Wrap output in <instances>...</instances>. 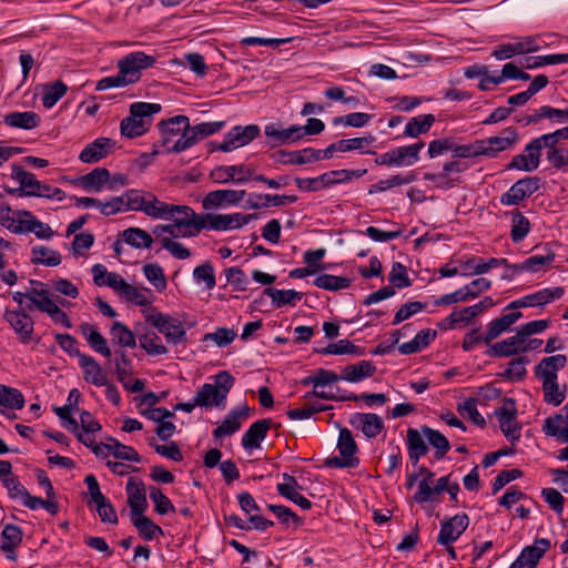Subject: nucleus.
I'll return each mask as SVG.
<instances>
[{
  "label": "nucleus",
  "instance_id": "1",
  "mask_svg": "<svg viewBox=\"0 0 568 568\" xmlns=\"http://www.w3.org/2000/svg\"><path fill=\"white\" fill-rule=\"evenodd\" d=\"M155 219L168 220L170 224H158L152 233H169L170 235H181L182 237H193L202 232L203 214H197L189 205L170 204L160 201Z\"/></svg>",
  "mask_w": 568,
  "mask_h": 568
},
{
  "label": "nucleus",
  "instance_id": "2",
  "mask_svg": "<svg viewBox=\"0 0 568 568\" xmlns=\"http://www.w3.org/2000/svg\"><path fill=\"white\" fill-rule=\"evenodd\" d=\"M559 143L554 132L541 134L531 139L524 148L523 153L517 154L507 164V170H518L523 172H532L540 165L542 149H557Z\"/></svg>",
  "mask_w": 568,
  "mask_h": 568
},
{
  "label": "nucleus",
  "instance_id": "3",
  "mask_svg": "<svg viewBox=\"0 0 568 568\" xmlns=\"http://www.w3.org/2000/svg\"><path fill=\"white\" fill-rule=\"evenodd\" d=\"M161 111L158 103L134 102L130 115L122 119L120 131L123 136L136 138L144 134L151 124V115Z\"/></svg>",
  "mask_w": 568,
  "mask_h": 568
},
{
  "label": "nucleus",
  "instance_id": "4",
  "mask_svg": "<svg viewBox=\"0 0 568 568\" xmlns=\"http://www.w3.org/2000/svg\"><path fill=\"white\" fill-rule=\"evenodd\" d=\"M234 382V377L227 371L219 372L214 377V384L205 383L200 387L195 394V404L206 408L223 405Z\"/></svg>",
  "mask_w": 568,
  "mask_h": 568
},
{
  "label": "nucleus",
  "instance_id": "5",
  "mask_svg": "<svg viewBox=\"0 0 568 568\" xmlns=\"http://www.w3.org/2000/svg\"><path fill=\"white\" fill-rule=\"evenodd\" d=\"M145 322L163 334L168 344L179 345L187 342L186 327L182 321L172 317L168 313L151 308L144 316Z\"/></svg>",
  "mask_w": 568,
  "mask_h": 568
},
{
  "label": "nucleus",
  "instance_id": "6",
  "mask_svg": "<svg viewBox=\"0 0 568 568\" xmlns=\"http://www.w3.org/2000/svg\"><path fill=\"white\" fill-rule=\"evenodd\" d=\"M339 457L334 456L326 459L325 465L331 468H354L359 465V458L356 456L357 444L348 428H341L337 445Z\"/></svg>",
  "mask_w": 568,
  "mask_h": 568
},
{
  "label": "nucleus",
  "instance_id": "7",
  "mask_svg": "<svg viewBox=\"0 0 568 568\" xmlns=\"http://www.w3.org/2000/svg\"><path fill=\"white\" fill-rule=\"evenodd\" d=\"M425 143L419 141L409 145L394 148L382 153L375 159V163L381 166L403 168L414 165L419 161V152Z\"/></svg>",
  "mask_w": 568,
  "mask_h": 568
},
{
  "label": "nucleus",
  "instance_id": "8",
  "mask_svg": "<svg viewBox=\"0 0 568 568\" xmlns=\"http://www.w3.org/2000/svg\"><path fill=\"white\" fill-rule=\"evenodd\" d=\"M257 214L235 213H203V230L209 231H232L243 227L251 221L256 220Z\"/></svg>",
  "mask_w": 568,
  "mask_h": 568
},
{
  "label": "nucleus",
  "instance_id": "9",
  "mask_svg": "<svg viewBox=\"0 0 568 568\" xmlns=\"http://www.w3.org/2000/svg\"><path fill=\"white\" fill-rule=\"evenodd\" d=\"M156 59L143 51L131 52L118 61V69L122 71L128 81L133 84L141 79L142 71L153 67Z\"/></svg>",
  "mask_w": 568,
  "mask_h": 568
},
{
  "label": "nucleus",
  "instance_id": "10",
  "mask_svg": "<svg viewBox=\"0 0 568 568\" xmlns=\"http://www.w3.org/2000/svg\"><path fill=\"white\" fill-rule=\"evenodd\" d=\"M498 419L500 430L505 437L515 445L520 438V426L517 422V407L516 402L510 398H504V404L500 408L495 410Z\"/></svg>",
  "mask_w": 568,
  "mask_h": 568
},
{
  "label": "nucleus",
  "instance_id": "11",
  "mask_svg": "<svg viewBox=\"0 0 568 568\" xmlns=\"http://www.w3.org/2000/svg\"><path fill=\"white\" fill-rule=\"evenodd\" d=\"M225 125L224 121H214V122H202L196 125H191L189 123V131H186L182 139H178L176 143L173 146L175 152H183L201 140L219 132Z\"/></svg>",
  "mask_w": 568,
  "mask_h": 568
},
{
  "label": "nucleus",
  "instance_id": "12",
  "mask_svg": "<svg viewBox=\"0 0 568 568\" xmlns=\"http://www.w3.org/2000/svg\"><path fill=\"white\" fill-rule=\"evenodd\" d=\"M481 156L496 158L498 153L513 149L519 142V134L514 126L505 128L500 135L478 140Z\"/></svg>",
  "mask_w": 568,
  "mask_h": 568
},
{
  "label": "nucleus",
  "instance_id": "13",
  "mask_svg": "<svg viewBox=\"0 0 568 568\" xmlns=\"http://www.w3.org/2000/svg\"><path fill=\"white\" fill-rule=\"evenodd\" d=\"M158 126L161 133L162 146L168 153H176L173 146L176 140L182 139L184 133L189 131V118L186 115H175L161 121Z\"/></svg>",
  "mask_w": 568,
  "mask_h": 568
},
{
  "label": "nucleus",
  "instance_id": "14",
  "mask_svg": "<svg viewBox=\"0 0 568 568\" xmlns=\"http://www.w3.org/2000/svg\"><path fill=\"white\" fill-rule=\"evenodd\" d=\"M469 526V517L466 513H459L440 523V529L437 536V544L449 546L458 540Z\"/></svg>",
  "mask_w": 568,
  "mask_h": 568
},
{
  "label": "nucleus",
  "instance_id": "15",
  "mask_svg": "<svg viewBox=\"0 0 568 568\" xmlns=\"http://www.w3.org/2000/svg\"><path fill=\"white\" fill-rule=\"evenodd\" d=\"M258 134L260 128L256 124H250L246 126L236 125L224 135V139L219 144L217 150L230 152L242 148L256 139Z\"/></svg>",
  "mask_w": 568,
  "mask_h": 568
},
{
  "label": "nucleus",
  "instance_id": "16",
  "mask_svg": "<svg viewBox=\"0 0 568 568\" xmlns=\"http://www.w3.org/2000/svg\"><path fill=\"white\" fill-rule=\"evenodd\" d=\"M540 180L537 176H525L514 183L510 189L501 194L503 205H518L539 190Z\"/></svg>",
  "mask_w": 568,
  "mask_h": 568
},
{
  "label": "nucleus",
  "instance_id": "17",
  "mask_svg": "<svg viewBox=\"0 0 568 568\" xmlns=\"http://www.w3.org/2000/svg\"><path fill=\"white\" fill-rule=\"evenodd\" d=\"M126 210L143 212L146 216L155 219L160 201L153 193L136 189L125 191Z\"/></svg>",
  "mask_w": 568,
  "mask_h": 568
},
{
  "label": "nucleus",
  "instance_id": "18",
  "mask_svg": "<svg viewBox=\"0 0 568 568\" xmlns=\"http://www.w3.org/2000/svg\"><path fill=\"white\" fill-rule=\"evenodd\" d=\"M245 190H214L209 192L202 200V207L205 211L222 207L236 206L245 197Z\"/></svg>",
  "mask_w": 568,
  "mask_h": 568
},
{
  "label": "nucleus",
  "instance_id": "19",
  "mask_svg": "<svg viewBox=\"0 0 568 568\" xmlns=\"http://www.w3.org/2000/svg\"><path fill=\"white\" fill-rule=\"evenodd\" d=\"M300 125L293 124L284 128L281 123H268L264 126V134L272 148L297 143L301 140Z\"/></svg>",
  "mask_w": 568,
  "mask_h": 568
},
{
  "label": "nucleus",
  "instance_id": "20",
  "mask_svg": "<svg viewBox=\"0 0 568 568\" xmlns=\"http://www.w3.org/2000/svg\"><path fill=\"white\" fill-rule=\"evenodd\" d=\"M3 318L16 332L22 343L31 341L34 322L23 310L6 308Z\"/></svg>",
  "mask_w": 568,
  "mask_h": 568
},
{
  "label": "nucleus",
  "instance_id": "21",
  "mask_svg": "<svg viewBox=\"0 0 568 568\" xmlns=\"http://www.w3.org/2000/svg\"><path fill=\"white\" fill-rule=\"evenodd\" d=\"M550 545V540L547 538L536 539L531 546H527L521 550L509 568H535L542 556L549 550Z\"/></svg>",
  "mask_w": 568,
  "mask_h": 568
},
{
  "label": "nucleus",
  "instance_id": "22",
  "mask_svg": "<svg viewBox=\"0 0 568 568\" xmlns=\"http://www.w3.org/2000/svg\"><path fill=\"white\" fill-rule=\"evenodd\" d=\"M348 423L361 430L367 439L376 438L385 427L383 418L374 413H354Z\"/></svg>",
  "mask_w": 568,
  "mask_h": 568
},
{
  "label": "nucleus",
  "instance_id": "23",
  "mask_svg": "<svg viewBox=\"0 0 568 568\" xmlns=\"http://www.w3.org/2000/svg\"><path fill=\"white\" fill-rule=\"evenodd\" d=\"M211 178L215 183L220 184L229 182L243 184L251 180L252 169L244 164L220 165L212 170Z\"/></svg>",
  "mask_w": 568,
  "mask_h": 568
},
{
  "label": "nucleus",
  "instance_id": "24",
  "mask_svg": "<svg viewBox=\"0 0 568 568\" xmlns=\"http://www.w3.org/2000/svg\"><path fill=\"white\" fill-rule=\"evenodd\" d=\"M562 287L542 288L532 294L525 295L507 305V310H517L521 307L541 306L564 295Z\"/></svg>",
  "mask_w": 568,
  "mask_h": 568
},
{
  "label": "nucleus",
  "instance_id": "25",
  "mask_svg": "<svg viewBox=\"0 0 568 568\" xmlns=\"http://www.w3.org/2000/svg\"><path fill=\"white\" fill-rule=\"evenodd\" d=\"M272 158L276 163L283 165H303L320 161L321 150L314 148H305L297 151L278 150Z\"/></svg>",
  "mask_w": 568,
  "mask_h": 568
},
{
  "label": "nucleus",
  "instance_id": "26",
  "mask_svg": "<svg viewBox=\"0 0 568 568\" xmlns=\"http://www.w3.org/2000/svg\"><path fill=\"white\" fill-rule=\"evenodd\" d=\"M115 373L118 381L131 393H140L144 389V382L140 378H131V361L124 351L116 352Z\"/></svg>",
  "mask_w": 568,
  "mask_h": 568
},
{
  "label": "nucleus",
  "instance_id": "27",
  "mask_svg": "<svg viewBox=\"0 0 568 568\" xmlns=\"http://www.w3.org/2000/svg\"><path fill=\"white\" fill-rule=\"evenodd\" d=\"M237 500L241 509L248 515V521L252 524L254 529L265 531L274 525L272 520L260 515L261 508L250 493L243 491L239 494Z\"/></svg>",
  "mask_w": 568,
  "mask_h": 568
},
{
  "label": "nucleus",
  "instance_id": "28",
  "mask_svg": "<svg viewBox=\"0 0 568 568\" xmlns=\"http://www.w3.org/2000/svg\"><path fill=\"white\" fill-rule=\"evenodd\" d=\"M115 148V141L110 138H98L85 145L79 154V160L83 163H97L106 158Z\"/></svg>",
  "mask_w": 568,
  "mask_h": 568
},
{
  "label": "nucleus",
  "instance_id": "29",
  "mask_svg": "<svg viewBox=\"0 0 568 568\" xmlns=\"http://www.w3.org/2000/svg\"><path fill=\"white\" fill-rule=\"evenodd\" d=\"M11 178L20 185L17 190H10L9 193H18L20 196H34L32 192H37L40 187V181L36 175L21 165L13 163L11 165Z\"/></svg>",
  "mask_w": 568,
  "mask_h": 568
},
{
  "label": "nucleus",
  "instance_id": "30",
  "mask_svg": "<svg viewBox=\"0 0 568 568\" xmlns=\"http://www.w3.org/2000/svg\"><path fill=\"white\" fill-rule=\"evenodd\" d=\"M250 408L244 405L241 408L232 409L223 419L220 426L213 430L214 438L231 436L239 432L242 427V420L248 418Z\"/></svg>",
  "mask_w": 568,
  "mask_h": 568
},
{
  "label": "nucleus",
  "instance_id": "31",
  "mask_svg": "<svg viewBox=\"0 0 568 568\" xmlns=\"http://www.w3.org/2000/svg\"><path fill=\"white\" fill-rule=\"evenodd\" d=\"M128 494V505L132 515H141L148 507L144 483L135 477L129 478L125 487Z\"/></svg>",
  "mask_w": 568,
  "mask_h": 568
},
{
  "label": "nucleus",
  "instance_id": "32",
  "mask_svg": "<svg viewBox=\"0 0 568 568\" xmlns=\"http://www.w3.org/2000/svg\"><path fill=\"white\" fill-rule=\"evenodd\" d=\"M274 426L271 418H263L254 422L242 436V446L245 450L260 448L261 443L266 438L267 432Z\"/></svg>",
  "mask_w": 568,
  "mask_h": 568
},
{
  "label": "nucleus",
  "instance_id": "33",
  "mask_svg": "<svg viewBox=\"0 0 568 568\" xmlns=\"http://www.w3.org/2000/svg\"><path fill=\"white\" fill-rule=\"evenodd\" d=\"M566 364L567 357L564 354L544 357L535 366V375L541 382L557 381L558 372L565 368Z\"/></svg>",
  "mask_w": 568,
  "mask_h": 568
},
{
  "label": "nucleus",
  "instance_id": "34",
  "mask_svg": "<svg viewBox=\"0 0 568 568\" xmlns=\"http://www.w3.org/2000/svg\"><path fill=\"white\" fill-rule=\"evenodd\" d=\"M0 549L6 558L16 561L18 556L16 548L22 542V530L12 524H7L1 531Z\"/></svg>",
  "mask_w": 568,
  "mask_h": 568
},
{
  "label": "nucleus",
  "instance_id": "35",
  "mask_svg": "<svg viewBox=\"0 0 568 568\" xmlns=\"http://www.w3.org/2000/svg\"><path fill=\"white\" fill-rule=\"evenodd\" d=\"M79 365L83 372L85 382L91 383L98 387L106 385L108 374L103 371L101 365L91 355H81Z\"/></svg>",
  "mask_w": 568,
  "mask_h": 568
},
{
  "label": "nucleus",
  "instance_id": "36",
  "mask_svg": "<svg viewBox=\"0 0 568 568\" xmlns=\"http://www.w3.org/2000/svg\"><path fill=\"white\" fill-rule=\"evenodd\" d=\"M406 446L409 460L414 466H417L419 459L428 453V446L422 429H407Z\"/></svg>",
  "mask_w": 568,
  "mask_h": 568
},
{
  "label": "nucleus",
  "instance_id": "37",
  "mask_svg": "<svg viewBox=\"0 0 568 568\" xmlns=\"http://www.w3.org/2000/svg\"><path fill=\"white\" fill-rule=\"evenodd\" d=\"M525 342V337L521 335L519 329H517L515 335L491 345L487 351V355L497 357L513 356L517 353H521V348Z\"/></svg>",
  "mask_w": 568,
  "mask_h": 568
},
{
  "label": "nucleus",
  "instance_id": "38",
  "mask_svg": "<svg viewBox=\"0 0 568 568\" xmlns=\"http://www.w3.org/2000/svg\"><path fill=\"white\" fill-rule=\"evenodd\" d=\"M80 332L84 336L89 346L101 354L102 356L109 358L111 356V349L108 345L106 338L98 331V328L89 323H82L80 325Z\"/></svg>",
  "mask_w": 568,
  "mask_h": 568
},
{
  "label": "nucleus",
  "instance_id": "39",
  "mask_svg": "<svg viewBox=\"0 0 568 568\" xmlns=\"http://www.w3.org/2000/svg\"><path fill=\"white\" fill-rule=\"evenodd\" d=\"M376 372V366L371 362L363 359L356 364L345 366L341 373V379L349 383H359L372 377Z\"/></svg>",
  "mask_w": 568,
  "mask_h": 568
},
{
  "label": "nucleus",
  "instance_id": "40",
  "mask_svg": "<svg viewBox=\"0 0 568 568\" xmlns=\"http://www.w3.org/2000/svg\"><path fill=\"white\" fill-rule=\"evenodd\" d=\"M523 314L520 312H511L500 317L493 320L487 327L485 334V343L489 344L503 333L507 332L513 324H515Z\"/></svg>",
  "mask_w": 568,
  "mask_h": 568
},
{
  "label": "nucleus",
  "instance_id": "41",
  "mask_svg": "<svg viewBox=\"0 0 568 568\" xmlns=\"http://www.w3.org/2000/svg\"><path fill=\"white\" fill-rule=\"evenodd\" d=\"M110 181V171L105 168H95L79 178L78 183L87 191L101 192Z\"/></svg>",
  "mask_w": 568,
  "mask_h": 568
},
{
  "label": "nucleus",
  "instance_id": "42",
  "mask_svg": "<svg viewBox=\"0 0 568 568\" xmlns=\"http://www.w3.org/2000/svg\"><path fill=\"white\" fill-rule=\"evenodd\" d=\"M41 122V118L33 111L10 112L4 116V123L11 128L31 130L37 128Z\"/></svg>",
  "mask_w": 568,
  "mask_h": 568
},
{
  "label": "nucleus",
  "instance_id": "43",
  "mask_svg": "<svg viewBox=\"0 0 568 568\" xmlns=\"http://www.w3.org/2000/svg\"><path fill=\"white\" fill-rule=\"evenodd\" d=\"M24 404V396L19 389L0 384V413L2 415L7 409H21Z\"/></svg>",
  "mask_w": 568,
  "mask_h": 568
},
{
  "label": "nucleus",
  "instance_id": "44",
  "mask_svg": "<svg viewBox=\"0 0 568 568\" xmlns=\"http://www.w3.org/2000/svg\"><path fill=\"white\" fill-rule=\"evenodd\" d=\"M367 172L366 169H357V170H333L321 174V182H324L325 187H329L336 184H343L352 181L353 179H359L365 175Z\"/></svg>",
  "mask_w": 568,
  "mask_h": 568
},
{
  "label": "nucleus",
  "instance_id": "45",
  "mask_svg": "<svg viewBox=\"0 0 568 568\" xmlns=\"http://www.w3.org/2000/svg\"><path fill=\"white\" fill-rule=\"evenodd\" d=\"M155 240L160 243L161 248L168 251L173 257L178 260H186L190 257L191 252L182 243L174 241V239L182 237L181 235H170L169 233H153Z\"/></svg>",
  "mask_w": 568,
  "mask_h": 568
},
{
  "label": "nucleus",
  "instance_id": "46",
  "mask_svg": "<svg viewBox=\"0 0 568 568\" xmlns=\"http://www.w3.org/2000/svg\"><path fill=\"white\" fill-rule=\"evenodd\" d=\"M422 433L430 446L435 448L434 457L440 460L450 449V444L445 435L429 426H422Z\"/></svg>",
  "mask_w": 568,
  "mask_h": 568
},
{
  "label": "nucleus",
  "instance_id": "47",
  "mask_svg": "<svg viewBox=\"0 0 568 568\" xmlns=\"http://www.w3.org/2000/svg\"><path fill=\"white\" fill-rule=\"evenodd\" d=\"M555 253L548 246L544 247V253L534 254L526 258L524 262L519 263V270H524V272L537 273L542 271L545 266L550 265L555 261Z\"/></svg>",
  "mask_w": 568,
  "mask_h": 568
},
{
  "label": "nucleus",
  "instance_id": "48",
  "mask_svg": "<svg viewBox=\"0 0 568 568\" xmlns=\"http://www.w3.org/2000/svg\"><path fill=\"white\" fill-rule=\"evenodd\" d=\"M436 119L433 114H419L412 118L405 125L404 136L417 138L430 130Z\"/></svg>",
  "mask_w": 568,
  "mask_h": 568
},
{
  "label": "nucleus",
  "instance_id": "49",
  "mask_svg": "<svg viewBox=\"0 0 568 568\" xmlns=\"http://www.w3.org/2000/svg\"><path fill=\"white\" fill-rule=\"evenodd\" d=\"M0 224L16 234H24L27 216L22 211L14 213L10 207H0Z\"/></svg>",
  "mask_w": 568,
  "mask_h": 568
},
{
  "label": "nucleus",
  "instance_id": "50",
  "mask_svg": "<svg viewBox=\"0 0 568 568\" xmlns=\"http://www.w3.org/2000/svg\"><path fill=\"white\" fill-rule=\"evenodd\" d=\"M415 179H416V176L412 172H408L405 174L398 173V174L389 176L388 179L381 180L377 183L372 184L368 190V193L369 194L382 193V192H385L395 186L407 185V184L414 182Z\"/></svg>",
  "mask_w": 568,
  "mask_h": 568
},
{
  "label": "nucleus",
  "instance_id": "51",
  "mask_svg": "<svg viewBox=\"0 0 568 568\" xmlns=\"http://www.w3.org/2000/svg\"><path fill=\"white\" fill-rule=\"evenodd\" d=\"M122 241L134 248H150L153 243L151 234L140 227H129L121 233Z\"/></svg>",
  "mask_w": 568,
  "mask_h": 568
},
{
  "label": "nucleus",
  "instance_id": "52",
  "mask_svg": "<svg viewBox=\"0 0 568 568\" xmlns=\"http://www.w3.org/2000/svg\"><path fill=\"white\" fill-rule=\"evenodd\" d=\"M264 294L272 300V303L276 307L295 305L296 302L301 301L303 297V294L295 290H278L274 287L265 288Z\"/></svg>",
  "mask_w": 568,
  "mask_h": 568
},
{
  "label": "nucleus",
  "instance_id": "53",
  "mask_svg": "<svg viewBox=\"0 0 568 568\" xmlns=\"http://www.w3.org/2000/svg\"><path fill=\"white\" fill-rule=\"evenodd\" d=\"M31 263L45 266H58L61 264L62 257L58 251L51 250L43 245H37L31 248Z\"/></svg>",
  "mask_w": 568,
  "mask_h": 568
},
{
  "label": "nucleus",
  "instance_id": "54",
  "mask_svg": "<svg viewBox=\"0 0 568 568\" xmlns=\"http://www.w3.org/2000/svg\"><path fill=\"white\" fill-rule=\"evenodd\" d=\"M131 521L145 540H153L156 536L163 535L162 528L143 514L132 515Z\"/></svg>",
  "mask_w": 568,
  "mask_h": 568
},
{
  "label": "nucleus",
  "instance_id": "55",
  "mask_svg": "<svg viewBox=\"0 0 568 568\" xmlns=\"http://www.w3.org/2000/svg\"><path fill=\"white\" fill-rule=\"evenodd\" d=\"M112 342L121 347L133 348L136 345L134 333L123 323L114 322L110 328Z\"/></svg>",
  "mask_w": 568,
  "mask_h": 568
},
{
  "label": "nucleus",
  "instance_id": "56",
  "mask_svg": "<svg viewBox=\"0 0 568 568\" xmlns=\"http://www.w3.org/2000/svg\"><path fill=\"white\" fill-rule=\"evenodd\" d=\"M31 284H36L37 287H33L32 290L28 291L26 293V296L36 306L37 310L44 313L45 307L43 305H47V303L55 302L52 301L51 294L44 283L39 281H31Z\"/></svg>",
  "mask_w": 568,
  "mask_h": 568
},
{
  "label": "nucleus",
  "instance_id": "57",
  "mask_svg": "<svg viewBox=\"0 0 568 568\" xmlns=\"http://www.w3.org/2000/svg\"><path fill=\"white\" fill-rule=\"evenodd\" d=\"M68 87L58 80L43 87L42 104L45 109L53 108L57 102L67 93Z\"/></svg>",
  "mask_w": 568,
  "mask_h": 568
},
{
  "label": "nucleus",
  "instance_id": "58",
  "mask_svg": "<svg viewBox=\"0 0 568 568\" xmlns=\"http://www.w3.org/2000/svg\"><path fill=\"white\" fill-rule=\"evenodd\" d=\"M510 237L514 243L521 242L530 232L529 220L518 210L511 213Z\"/></svg>",
  "mask_w": 568,
  "mask_h": 568
},
{
  "label": "nucleus",
  "instance_id": "59",
  "mask_svg": "<svg viewBox=\"0 0 568 568\" xmlns=\"http://www.w3.org/2000/svg\"><path fill=\"white\" fill-rule=\"evenodd\" d=\"M22 215L27 216V224L24 226V233H34L38 239L50 240L53 236V231L49 224L38 220L31 212L22 211Z\"/></svg>",
  "mask_w": 568,
  "mask_h": 568
},
{
  "label": "nucleus",
  "instance_id": "60",
  "mask_svg": "<svg viewBox=\"0 0 568 568\" xmlns=\"http://www.w3.org/2000/svg\"><path fill=\"white\" fill-rule=\"evenodd\" d=\"M314 285L318 288L326 291H338L347 288L351 285V280L343 276L332 274H321L314 280Z\"/></svg>",
  "mask_w": 568,
  "mask_h": 568
},
{
  "label": "nucleus",
  "instance_id": "61",
  "mask_svg": "<svg viewBox=\"0 0 568 568\" xmlns=\"http://www.w3.org/2000/svg\"><path fill=\"white\" fill-rule=\"evenodd\" d=\"M140 346L151 356L164 355L168 348L162 344L161 337L154 333H145L139 338Z\"/></svg>",
  "mask_w": 568,
  "mask_h": 568
},
{
  "label": "nucleus",
  "instance_id": "62",
  "mask_svg": "<svg viewBox=\"0 0 568 568\" xmlns=\"http://www.w3.org/2000/svg\"><path fill=\"white\" fill-rule=\"evenodd\" d=\"M143 274L158 292H163L166 288L168 283L163 268L158 263L145 264Z\"/></svg>",
  "mask_w": 568,
  "mask_h": 568
},
{
  "label": "nucleus",
  "instance_id": "63",
  "mask_svg": "<svg viewBox=\"0 0 568 568\" xmlns=\"http://www.w3.org/2000/svg\"><path fill=\"white\" fill-rule=\"evenodd\" d=\"M510 43L513 45L515 55L536 52L541 48L540 39L538 36L517 37L515 38V41Z\"/></svg>",
  "mask_w": 568,
  "mask_h": 568
},
{
  "label": "nucleus",
  "instance_id": "64",
  "mask_svg": "<svg viewBox=\"0 0 568 568\" xmlns=\"http://www.w3.org/2000/svg\"><path fill=\"white\" fill-rule=\"evenodd\" d=\"M110 455L118 459L140 463V454L131 446L124 445L114 438H110Z\"/></svg>",
  "mask_w": 568,
  "mask_h": 568
}]
</instances>
